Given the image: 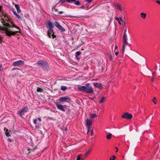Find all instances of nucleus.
Listing matches in <instances>:
<instances>
[{"mask_svg":"<svg viewBox=\"0 0 160 160\" xmlns=\"http://www.w3.org/2000/svg\"><path fill=\"white\" fill-rule=\"evenodd\" d=\"M11 28H12L14 27L17 28L18 29V31H11L8 28H3L0 27V30H2L4 32L6 33V35L10 37L11 35H15L17 33L19 32L20 31V29L19 27L16 26L14 24L12 25Z\"/></svg>","mask_w":160,"mask_h":160,"instance_id":"nucleus-1","label":"nucleus"},{"mask_svg":"<svg viewBox=\"0 0 160 160\" xmlns=\"http://www.w3.org/2000/svg\"><path fill=\"white\" fill-rule=\"evenodd\" d=\"M78 89L81 91H83L88 93L93 94L94 91L89 83H87L84 86H79Z\"/></svg>","mask_w":160,"mask_h":160,"instance_id":"nucleus-2","label":"nucleus"},{"mask_svg":"<svg viewBox=\"0 0 160 160\" xmlns=\"http://www.w3.org/2000/svg\"><path fill=\"white\" fill-rule=\"evenodd\" d=\"M37 64L44 71H48L49 70V65L46 61L40 60L38 62Z\"/></svg>","mask_w":160,"mask_h":160,"instance_id":"nucleus-3","label":"nucleus"},{"mask_svg":"<svg viewBox=\"0 0 160 160\" xmlns=\"http://www.w3.org/2000/svg\"><path fill=\"white\" fill-rule=\"evenodd\" d=\"M54 25L60 32H62L65 31V29L60 24L58 21H55Z\"/></svg>","mask_w":160,"mask_h":160,"instance_id":"nucleus-4","label":"nucleus"},{"mask_svg":"<svg viewBox=\"0 0 160 160\" xmlns=\"http://www.w3.org/2000/svg\"><path fill=\"white\" fill-rule=\"evenodd\" d=\"M28 110V108L27 107H25L22 108L21 110L19 111L18 112V114L22 117L25 113L27 112Z\"/></svg>","mask_w":160,"mask_h":160,"instance_id":"nucleus-5","label":"nucleus"},{"mask_svg":"<svg viewBox=\"0 0 160 160\" xmlns=\"http://www.w3.org/2000/svg\"><path fill=\"white\" fill-rule=\"evenodd\" d=\"M48 26L47 27L48 29V32H52L54 27V24L52 22L49 21L48 22Z\"/></svg>","mask_w":160,"mask_h":160,"instance_id":"nucleus-6","label":"nucleus"},{"mask_svg":"<svg viewBox=\"0 0 160 160\" xmlns=\"http://www.w3.org/2000/svg\"><path fill=\"white\" fill-rule=\"evenodd\" d=\"M123 53H124L125 51V47L128 45L127 36L123 37Z\"/></svg>","mask_w":160,"mask_h":160,"instance_id":"nucleus-7","label":"nucleus"},{"mask_svg":"<svg viewBox=\"0 0 160 160\" xmlns=\"http://www.w3.org/2000/svg\"><path fill=\"white\" fill-rule=\"evenodd\" d=\"M122 118L127 119H131L132 118V115L131 114L127 112L124 113L122 115Z\"/></svg>","mask_w":160,"mask_h":160,"instance_id":"nucleus-8","label":"nucleus"},{"mask_svg":"<svg viewBox=\"0 0 160 160\" xmlns=\"http://www.w3.org/2000/svg\"><path fill=\"white\" fill-rule=\"evenodd\" d=\"M24 64V62L22 60H18L17 61L14 62L12 65L14 66H22Z\"/></svg>","mask_w":160,"mask_h":160,"instance_id":"nucleus-9","label":"nucleus"},{"mask_svg":"<svg viewBox=\"0 0 160 160\" xmlns=\"http://www.w3.org/2000/svg\"><path fill=\"white\" fill-rule=\"evenodd\" d=\"M55 105L58 109L63 112H65V109L63 106L61 104H59V102H56Z\"/></svg>","mask_w":160,"mask_h":160,"instance_id":"nucleus-10","label":"nucleus"},{"mask_svg":"<svg viewBox=\"0 0 160 160\" xmlns=\"http://www.w3.org/2000/svg\"><path fill=\"white\" fill-rule=\"evenodd\" d=\"M70 98L68 96L62 97L59 98L58 101L60 102H65L67 100H69Z\"/></svg>","mask_w":160,"mask_h":160,"instance_id":"nucleus-11","label":"nucleus"},{"mask_svg":"<svg viewBox=\"0 0 160 160\" xmlns=\"http://www.w3.org/2000/svg\"><path fill=\"white\" fill-rule=\"evenodd\" d=\"M54 33L53 30H52V32H48V30L47 31V35L49 38H51V36H52L53 39L56 37V36L54 34Z\"/></svg>","mask_w":160,"mask_h":160,"instance_id":"nucleus-12","label":"nucleus"},{"mask_svg":"<svg viewBox=\"0 0 160 160\" xmlns=\"http://www.w3.org/2000/svg\"><path fill=\"white\" fill-rule=\"evenodd\" d=\"M113 5L115 7H117V9H118L119 11H122L123 10V8H122L121 6L117 3H113Z\"/></svg>","mask_w":160,"mask_h":160,"instance_id":"nucleus-13","label":"nucleus"},{"mask_svg":"<svg viewBox=\"0 0 160 160\" xmlns=\"http://www.w3.org/2000/svg\"><path fill=\"white\" fill-rule=\"evenodd\" d=\"M1 22L4 26L9 28L11 27V26L8 23H5V21L2 18L1 19Z\"/></svg>","mask_w":160,"mask_h":160,"instance_id":"nucleus-14","label":"nucleus"},{"mask_svg":"<svg viewBox=\"0 0 160 160\" xmlns=\"http://www.w3.org/2000/svg\"><path fill=\"white\" fill-rule=\"evenodd\" d=\"M86 122L87 126H90L92 124V122L91 120H88L86 121Z\"/></svg>","mask_w":160,"mask_h":160,"instance_id":"nucleus-15","label":"nucleus"},{"mask_svg":"<svg viewBox=\"0 0 160 160\" xmlns=\"http://www.w3.org/2000/svg\"><path fill=\"white\" fill-rule=\"evenodd\" d=\"M96 87L98 88H100L102 86V85L101 83L98 82H95L93 84Z\"/></svg>","mask_w":160,"mask_h":160,"instance_id":"nucleus-16","label":"nucleus"},{"mask_svg":"<svg viewBox=\"0 0 160 160\" xmlns=\"http://www.w3.org/2000/svg\"><path fill=\"white\" fill-rule=\"evenodd\" d=\"M15 7L16 8L18 13H19L21 12V10L20 9V8L18 5L15 4Z\"/></svg>","mask_w":160,"mask_h":160,"instance_id":"nucleus-17","label":"nucleus"},{"mask_svg":"<svg viewBox=\"0 0 160 160\" xmlns=\"http://www.w3.org/2000/svg\"><path fill=\"white\" fill-rule=\"evenodd\" d=\"M141 18L143 19H145L146 18L147 14L146 13L142 12L140 14Z\"/></svg>","mask_w":160,"mask_h":160,"instance_id":"nucleus-18","label":"nucleus"},{"mask_svg":"<svg viewBox=\"0 0 160 160\" xmlns=\"http://www.w3.org/2000/svg\"><path fill=\"white\" fill-rule=\"evenodd\" d=\"M4 130H6L5 133V135H6V136L7 137L10 136V135L9 134V131H8V129H6V128H4Z\"/></svg>","mask_w":160,"mask_h":160,"instance_id":"nucleus-19","label":"nucleus"},{"mask_svg":"<svg viewBox=\"0 0 160 160\" xmlns=\"http://www.w3.org/2000/svg\"><path fill=\"white\" fill-rule=\"evenodd\" d=\"M81 52L80 51H78L75 53V57L77 58V59L78 60L80 59L78 57V56L81 54Z\"/></svg>","mask_w":160,"mask_h":160,"instance_id":"nucleus-20","label":"nucleus"},{"mask_svg":"<svg viewBox=\"0 0 160 160\" xmlns=\"http://www.w3.org/2000/svg\"><path fill=\"white\" fill-rule=\"evenodd\" d=\"M91 150V149L89 150L87 152L84 154V157H87L88 155L90 153Z\"/></svg>","mask_w":160,"mask_h":160,"instance_id":"nucleus-21","label":"nucleus"},{"mask_svg":"<svg viewBox=\"0 0 160 160\" xmlns=\"http://www.w3.org/2000/svg\"><path fill=\"white\" fill-rule=\"evenodd\" d=\"M106 99V98L104 97H103L101 98L99 101L100 103H102V102H104Z\"/></svg>","mask_w":160,"mask_h":160,"instance_id":"nucleus-22","label":"nucleus"},{"mask_svg":"<svg viewBox=\"0 0 160 160\" xmlns=\"http://www.w3.org/2000/svg\"><path fill=\"white\" fill-rule=\"evenodd\" d=\"M73 2H74V4L77 6L81 4L80 2L78 0L76 1V0H75V1H74Z\"/></svg>","mask_w":160,"mask_h":160,"instance_id":"nucleus-23","label":"nucleus"},{"mask_svg":"<svg viewBox=\"0 0 160 160\" xmlns=\"http://www.w3.org/2000/svg\"><path fill=\"white\" fill-rule=\"evenodd\" d=\"M112 134L111 133H109L107 135L106 138L108 139H110L111 138Z\"/></svg>","mask_w":160,"mask_h":160,"instance_id":"nucleus-24","label":"nucleus"},{"mask_svg":"<svg viewBox=\"0 0 160 160\" xmlns=\"http://www.w3.org/2000/svg\"><path fill=\"white\" fill-rule=\"evenodd\" d=\"M67 89V87L66 86H62L61 87V89L62 91H65Z\"/></svg>","mask_w":160,"mask_h":160,"instance_id":"nucleus-25","label":"nucleus"},{"mask_svg":"<svg viewBox=\"0 0 160 160\" xmlns=\"http://www.w3.org/2000/svg\"><path fill=\"white\" fill-rule=\"evenodd\" d=\"M43 89L42 88H38L37 89V91L38 92H42V91Z\"/></svg>","mask_w":160,"mask_h":160,"instance_id":"nucleus-26","label":"nucleus"},{"mask_svg":"<svg viewBox=\"0 0 160 160\" xmlns=\"http://www.w3.org/2000/svg\"><path fill=\"white\" fill-rule=\"evenodd\" d=\"M54 10L55 11V12L54 13V15H57L58 14V9H56L55 8Z\"/></svg>","mask_w":160,"mask_h":160,"instance_id":"nucleus-27","label":"nucleus"},{"mask_svg":"<svg viewBox=\"0 0 160 160\" xmlns=\"http://www.w3.org/2000/svg\"><path fill=\"white\" fill-rule=\"evenodd\" d=\"M4 15V13L2 11V12H1V17H0V20H1V19H2V17Z\"/></svg>","mask_w":160,"mask_h":160,"instance_id":"nucleus-28","label":"nucleus"},{"mask_svg":"<svg viewBox=\"0 0 160 160\" xmlns=\"http://www.w3.org/2000/svg\"><path fill=\"white\" fill-rule=\"evenodd\" d=\"M96 116L97 115L96 114H92L91 115V118H92L96 117Z\"/></svg>","mask_w":160,"mask_h":160,"instance_id":"nucleus-29","label":"nucleus"},{"mask_svg":"<svg viewBox=\"0 0 160 160\" xmlns=\"http://www.w3.org/2000/svg\"><path fill=\"white\" fill-rule=\"evenodd\" d=\"M16 16L17 17L19 20H21V18L20 16L19 15L17 14L16 15Z\"/></svg>","mask_w":160,"mask_h":160,"instance_id":"nucleus-30","label":"nucleus"},{"mask_svg":"<svg viewBox=\"0 0 160 160\" xmlns=\"http://www.w3.org/2000/svg\"><path fill=\"white\" fill-rule=\"evenodd\" d=\"M113 158H110V160H114L116 158V157L115 156L113 155L112 156Z\"/></svg>","mask_w":160,"mask_h":160,"instance_id":"nucleus-31","label":"nucleus"},{"mask_svg":"<svg viewBox=\"0 0 160 160\" xmlns=\"http://www.w3.org/2000/svg\"><path fill=\"white\" fill-rule=\"evenodd\" d=\"M87 129H88V131H87V133H88L89 132L90 129H91V128L90 126H87Z\"/></svg>","mask_w":160,"mask_h":160,"instance_id":"nucleus-32","label":"nucleus"},{"mask_svg":"<svg viewBox=\"0 0 160 160\" xmlns=\"http://www.w3.org/2000/svg\"><path fill=\"white\" fill-rule=\"evenodd\" d=\"M108 57H109V58L110 59V60L111 61H112V60L113 59V58L112 57V55L111 54H110V55L109 54V55H108Z\"/></svg>","mask_w":160,"mask_h":160,"instance_id":"nucleus-33","label":"nucleus"},{"mask_svg":"<svg viewBox=\"0 0 160 160\" xmlns=\"http://www.w3.org/2000/svg\"><path fill=\"white\" fill-rule=\"evenodd\" d=\"M66 1L68 2H73L75 1V0H67Z\"/></svg>","mask_w":160,"mask_h":160,"instance_id":"nucleus-34","label":"nucleus"},{"mask_svg":"<svg viewBox=\"0 0 160 160\" xmlns=\"http://www.w3.org/2000/svg\"><path fill=\"white\" fill-rule=\"evenodd\" d=\"M65 1L64 0H60L59 3L61 2L62 4H63L64 3Z\"/></svg>","mask_w":160,"mask_h":160,"instance_id":"nucleus-35","label":"nucleus"},{"mask_svg":"<svg viewBox=\"0 0 160 160\" xmlns=\"http://www.w3.org/2000/svg\"><path fill=\"white\" fill-rule=\"evenodd\" d=\"M16 69H18V70H20V69L19 68H13L12 69V71H14L15 70H16Z\"/></svg>","mask_w":160,"mask_h":160,"instance_id":"nucleus-36","label":"nucleus"},{"mask_svg":"<svg viewBox=\"0 0 160 160\" xmlns=\"http://www.w3.org/2000/svg\"><path fill=\"white\" fill-rule=\"evenodd\" d=\"M2 70V64H0V71Z\"/></svg>","mask_w":160,"mask_h":160,"instance_id":"nucleus-37","label":"nucleus"},{"mask_svg":"<svg viewBox=\"0 0 160 160\" xmlns=\"http://www.w3.org/2000/svg\"><path fill=\"white\" fill-rule=\"evenodd\" d=\"M123 22L122 25L124 27L126 25V23L125 21H123L122 22Z\"/></svg>","mask_w":160,"mask_h":160,"instance_id":"nucleus-38","label":"nucleus"},{"mask_svg":"<svg viewBox=\"0 0 160 160\" xmlns=\"http://www.w3.org/2000/svg\"><path fill=\"white\" fill-rule=\"evenodd\" d=\"M2 7L1 6H0V17H1V12H2Z\"/></svg>","mask_w":160,"mask_h":160,"instance_id":"nucleus-39","label":"nucleus"},{"mask_svg":"<svg viewBox=\"0 0 160 160\" xmlns=\"http://www.w3.org/2000/svg\"><path fill=\"white\" fill-rule=\"evenodd\" d=\"M86 1H87L88 3H90L92 1V0H86Z\"/></svg>","mask_w":160,"mask_h":160,"instance_id":"nucleus-40","label":"nucleus"},{"mask_svg":"<svg viewBox=\"0 0 160 160\" xmlns=\"http://www.w3.org/2000/svg\"><path fill=\"white\" fill-rule=\"evenodd\" d=\"M37 119H35V120H34V123L35 124H37Z\"/></svg>","mask_w":160,"mask_h":160,"instance_id":"nucleus-41","label":"nucleus"},{"mask_svg":"<svg viewBox=\"0 0 160 160\" xmlns=\"http://www.w3.org/2000/svg\"><path fill=\"white\" fill-rule=\"evenodd\" d=\"M12 12L13 13V14L16 16V15L17 13L14 10L12 11Z\"/></svg>","mask_w":160,"mask_h":160,"instance_id":"nucleus-42","label":"nucleus"},{"mask_svg":"<svg viewBox=\"0 0 160 160\" xmlns=\"http://www.w3.org/2000/svg\"><path fill=\"white\" fill-rule=\"evenodd\" d=\"M156 98L155 97H154V100H156ZM152 102L154 103L155 104H157V102H156L154 101V100H153Z\"/></svg>","mask_w":160,"mask_h":160,"instance_id":"nucleus-43","label":"nucleus"},{"mask_svg":"<svg viewBox=\"0 0 160 160\" xmlns=\"http://www.w3.org/2000/svg\"><path fill=\"white\" fill-rule=\"evenodd\" d=\"M154 80V78L153 77H152L151 81L152 82Z\"/></svg>","mask_w":160,"mask_h":160,"instance_id":"nucleus-44","label":"nucleus"},{"mask_svg":"<svg viewBox=\"0 0 160 160\" xmlns=\"http://www.w3.org/2000/svg\"><path fill=\"white\" fill-rule=\"evenodd\" d=\"M119 20L121 21L122 22L123 21L122 20V17H120L119 18Z\"/></svg>","mask_w":160,"mask_h":160,"instance_id":"nucleus-45","label":"nucleus"},{"mask_svg":"<svg viewBox=\"0 0 160 160\" xmlns=\"http://www.w3.org/2000/svg\"><path fill=\"white\" fill-rule=\"evenodd\" d=\"M63 13V12L62 11H60L58 13V14L59 13V14H62Z\"/></svg>","mask_w":160,"mask_h":160,"instance_id":"nucleus-46","label":"nucleus"},{"mask_svg":"<svg viewBox=\"0 0 160 160\" xmlns=\"http://www.w3.org/2000/svg\"><path fill=\"white\" fill-rule=\"evenodd\" d=\"M37 119L40 122H41L42 121L41 119L40 118H38Z\"/></svg>","mask_w":160,"mask_h":160,"instance_id":"nucleus-47","label":"nucleus"},{"mask_svg":"<svg viewBox=\"0 0 160 160\" xmlns=\"http://www.w3.org/2000/svg\"><path fill=\"white\" fill-rule=\"evenodd\" d=\"M156 2L158 4L160 5V1L157 0V1H156Z\"/></svg>","mask_w":160,"mask_h":160,"instance_id":"nucleus-48","label":"nucleus"},{"mask_svg":"<svg viewBox=\"0 0 160 160\" xmlns=\"http://www.w3.org/2000/svg\"><path fill=\"white\" fill-rule=\"evenodd\" d=\"M8 141L9 142H11L12 141V140L10 138H8Z\"/></svg>","mask_w":160,"mask_h":160,"instance_id":"nucleus-49","label":"nucleus"},{"mask_svg":"<svg viewBox=\"0 0 160 160\" xmlns=\"http://www.w3.org/2000/svg\"><path fill=\"white\" fill-rule=\"evenodd\" d=\"M127 36V33H126L124 32L123 37Z\"/></svg>","mask_w":160,"mask_h":160,"instance_id":"nucleus-50","label":"nucleus"},{"mask_svg":"<svg viewBox=\"0 0 160 160\" xmlns=\"http://www.w3.org/2000/svg\"><path fill=\"white\" fill-rule=\"evenodd\" d=\"M115 148L116 149V151H115V152H118V148L117 147H115Z\"/></svg>","mask_w":160,"mask_h":160,"instance_id":"nucleus-51","label":"nucleus"},{"mask_svg":"<svg viewBox=\"0 0 160 160\" xmlns=\"http://www.w3.org/2000/svg\"><path fill=\"white\" fill-rule=\"evenodd\" d=\"M93 130H91V135L92 136V134H93Z\"/></svg>","mask_w":160,"mask_h":160,"instance_id":"nucleus-52","label":"nucleus"},{"mask_svg":"<svg viewBox=\"0 0 160 160\" xmlns=\"http://www.w3.org/2000/svg\"><path fill=\"white\" fill-rule=\"evenodd\" d=\"M118 52H116L115 53V54L117 56L118 55Z\"/></svg>","mask_w":160,"mask_h":160,"instance_id":"nucleus-53","label":"nucleus"},{"mask_svg":"<svg viewBox=\"0 0 160 160\" xmlns=\"http://www.w3.org/2000/svg\"><path fill=\"white\" fill-rule=\"evenodd\" d=\"M127 32L128 33H129V32H128V31H127V29H126V30L124 32H125V33H126V32Z\"/></svg>","mask_w":160,"mask_h":160,"instance_id":"nucleus-54","label":"nucleus"},{"mask_svg":"<svg viewBox=\"0 0 160 160\" xmlns=\"http://www.w3.org/2000/svg\"><path fill=\"white\" fill-rule=\"evenodd\" d=\"M115 20H117L118 21L119 20V18H117V17L116 18Z\"/></svg>","mask_w":160,"mask_h":160,"instance_id":"nucleus-55","label":"nucleus"},{"mask_svg":"<svg viewBox=\"0 0 160 160\" xmlns=\"http://www.w3.org/2000/svg\"><path fill=\"white\" fill-rule=\"evenodd\" d=\"M121 21H120V20H119L118 21V23H119V24L120 25H121Z\"/></svg>","mask_w":160,"mask_h":160,"instance_id":"nucleus-56","label":"nucleus"},{"mask_svg":"<svg viewBox=\"0 0 160 160\" xmlns=\"http://www.w3.org/2000/svg\"><path fill=\"white\" fill-rule=\"evenodd\" d=\"M2 38L0 36V43H1V42H2Z\"/></svg>","mask_w":160,"mask_h":160,"instance_id":"nucleus-57","label":"nucleus"},{"mask_svg":"<svg viewBox=\"0 0 160 160\" xmlns=\"http://www.w3.org/2000/svg\"><path fill=\"white\" fill-rule=\"evenodd\" d=\"M3 16V18H7V16L5 14H4V15Z\"/></svg>","mask_w":160,"mask_h":160,"instance_id":"nucleus-58","label":"nucleus"},{"mask_svg":"<svg viewBox=\"0 0 160 160\" xmlns=\"http://www.w3.org/2000/svg\"><path fill=\"white\" fill-rule=\"evenodd\" d=\"M156 72V71H155L153 73H152V74L154 75H155V74Z\"/></svg>","mask_w":160,"mask_h":160,"instance_id":"nucleus-59","label":"nucleus"},{"mask_svg":"<svg viewBox=\"0 0 160 160\" xmlns=\"http://www.w3.org/2000/svg\"><path fill=\"white\" fill-rule=\"evenodd\" d=\"M115 49H117L118 48V47L117 46H115Z\"/></svg>","mask_w":160,"mask_h":160,"instance_id":"nucleus-60","label":"nucleus"},{"mask_svg":"<svg viewBox=\"0 0 160 160\" xmlns=\"http://www.w3.org/2000/svg\"><path fill=\"white\" fill-rule=\"evenodd\" d=\"M35 127H36V128H39L38 126H35Z\"/></svg>","mask_w":160,"mask_h":160,"instance_id":"nucleus-61","label":"nucleus"},{"mask_svg":"<svg viewBox=\"0 0 160 160\" xmlns=\"http://www.w3.org/2000/svg\"><path fill=\"white\" fill-rule=\"evenodd\" d=\"M155 70H157V67H156V68H155Z\"/></svg>","mask_w":160,"mask_h":160,"instance_id":"nucleus-62","label":"nucleus"},{"mask_svg":"<svg viewBox=\"0 0 160 160\" xmlns=\"http://www.w3.org/2000/svg\"><path fill=\"white\" fill-rule=\"evenodd\" d=\"M84 158H81V160H84Z\"/></svg>","mask_w":160,"mask_h":160,"instance_id":"nucleus-63","label":"nucleus"},{"mask_svg":"<svg viewBox=\"0 0 160 160\" xmlns=\"http://www.w3.org/2000/svg\"><path fill=\"white\" fill-rule=\"evenodd\" d=\"M30 150V149H28V151H29V150Z\"/></svg>","mask_w":160,"mask_h":160,"instance_id":"nucleus-64","label":"nucleus"}]
</instances>
